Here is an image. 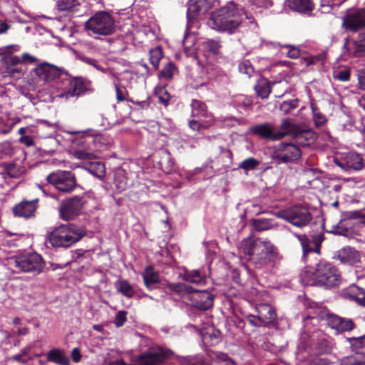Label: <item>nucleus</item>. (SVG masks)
I'll return each instance as SVG.
<instances>
[{"mask_svg":"<svg viewBox=\"0 0 365 365\" xmlns=\"http://www.w3.org/2000/svg\"><path fill=\"white\" fill-rule=\"evenodd\" d=\"M207 272L202 269L188 271L184 269V301L200 310H207L213 305L214 296L206 290H199L194 285H205Z\"/></svg>","mask_w":365,"mask_h":365,"instance_id":"obj_1","label":"nucleus"},{"mask_svg":"<svg viewBox=\"0 0 365 365\" xmlns=\"http://www.w3.org/2000/svg\"><path fill=\"white\" fill-rule=\"evenodd\" d=\"M301 281L304 285L322 286L331 288L338 286L341 281V274L338 269L327 261H319L314 269H306L300 274Z\"/></svg>","mask_w":365,"mask_h":365,"instance_id":"obj_2","label":"nucleus"},{"mask_svg":"<svg viewBox=\"0 0 365 365\" xmlns=\"http://www.w3.org/2000/svg\"><path fill=\"white\" fill-rule=\"evenodd\" d=\"M239 250L257 268L268 264L277 254L276 248L269 241L255 239L252 237L243 240L240 242Z\"/></svg>","mask_w":365,"mask_h":365,"instance_id":"obj_3","label":"nucleus"},{"mask_svg":"<svg viewBox=\"0 0 365 365\" xmlns=\"http://www.w3.org/2000/svg\"><path fill=\"white\" fill-rule=\"evenodd\" d=\"M241 22V11L235 3L229 2L210 14L207 25L217 31L233 33Z\"/></svg>","mask_w":365,"mask_h":365,"instance_id":"obj_4","label":"nucleus"},{"mask_svg":"<svg viewBox=\"0 0 365 365\" xmlns=\"http://www.w3.org/2000/svg\"><path fill=\"white\" fill-rule=\"evenodd\" d=\"M87 234L86 228L74 223L62 224L49 234V242L53 247H69Z\"/></svg>","mask_w":365,"mask_h":365,"instance_id":"obj_5","label":"nucleus"},{"mask_svg":"<svg viewBox=\"0 0 365 365\" xmlns=\"http://www.w3.org/2000/svg\"><path fill=\"white\" fill-rule=\"evenodd\" d=\"M115 20L113 17L106 11L96 12L85 23V29L93 34L108 36L115 31Z\"/></svg>","mask_w":365,"mask_h":365,"instance_id":"obj_6","label":"nucleus"},{"mask_svg":"<svg viewBox=\"0 0 365 365\" xmlns=\"http://www.w3.org/2000/svg\"><path fill=\"white\" fill-rule=\"evenodd\" d=\"M275 216L282 219L293 226L302 228L307 226L312 220L309 209L303 205H296L275 212Z\"/></svg>","mask_w":365,"mask_h":365,"instance_id":"obj_7","label":"nucleus"},{"mask_svg":"<svg viewBox=\"0 0 365 365\" xmlns=\"http://www.w3.org/2000/svg\"><path fill=\"white\" fill-rule=\"evenodd\" d=\"M281 129L284 130L287 135H291L294 143L299 146H307L313 143L316 134L309 129L302 128L299 124L295 123L291 119H284L281 123Z\"/></svg>","mask_w":365,"mask_h":365,"instance_id":"obj_8","label":"nucleus"},{"mask_svg":"<svg viewBox=\"0 0 365 365\" xmlns=\"http://www.w3.org/2000/svg\"><path fill=\"white\" fill-rule=\"evenodd\" d=\"M86 203V197L82 195H74L63 200L59 205V217L65 221H70L79 216Z\"/></svg>","mask_w":365,"mask_h":365,"instance_id":"obj_9","label":"nucleus"},{"mask_svg":"<svg viewBox=\"0 0 365 365\" xmlns=\"http://www.w3.org/2000/svg\"><path fill=\"white\" fill-rule=\"evenodd\" d=\"M46 180L59 192L64 193L72 192L78 186L76 175L71 171L52 172L47 175Z\"/></svg>","mask_w":365,"mask_h":365,"instance_id":"obj_10","label":"nucleus"},{"mask_svg":"<svg viewBox=\"0 0 365 365\" xmlns=\"http://www.w3.org/2000/svg\"><path fill=\"white\" fill-rule=\"evenodd\" d=\"M12 260L14 267L19 272L39 274L45 267L43 257L36 252L16 256Z\"/></svg>","mask_w":365,"mask_h":365,"instance_id":"obj_11","label":"nucleus"},{"mask_svg":"<svg viewBox=\"0 0 365 365\" xmlns=\"http://www.w3.org/2000/svg\"><path fill=\"white\" fill-rule=\"evenodd\" d=\"M63 81L68 83V87L66 91L61 94V96L67 99L84 94L91 86V81L82 77H71L67 71Z\"/></svg>","mask_w":365,"mask_h":365,"instance_id":"obj_12","label":"nucleus"},{"mask_svg":"<svg viewBox=\"0 0 365 365\" xmlns=\"http://www.w3.org/2000/svg\"><path fill=\"white\" fill-rule=\"evenodd\" d=\"M301 155V150L295 143H282L275 147L272 157L279 163H286L297 160Z\"/></svg>","mask_w":365,"mask_h":365,"instance_id":"obj_13","label":"nucleus"},{"mask_svg":"<svg viewBox=\"0 0 365 365\" xmlns=\"http://www.w3.org/2000/svg\"><path fill=\"white\" fill-rule=\"evenodd\" d=\"M89 134L82 135L73 141V155L80 160H94L98 158L93 152Z\"/></svg>","mask_w":365,"mask_h":365,"instance_id":"obj_14","label":"nucleus"},{"mask_svg":"<svg viewBox=\"0 0 365 365\" xmlns=\"http://www.w3.org/2000/svg\"><path fill=\"white\" fill-rule=\"evenodd\" d=\"M216 0H188L187 19V29H191L194 20L211 9Z\"/></svg>","mask_w":365,"mask_h":365,"instance_id":"obj_15","label":"nucleus"},{"mask_svg":"<svg viewBox=\"0 0 365 365\" xmlns=\"http://www.w3.org/2000/svg\"><path fill=\"white\" fill-rule=\"evenodd\" d=\"M36 75L44 81H51L60 78L63 81L66 71L53 64L43 62L34 69Z\"/></svg>","mask_w":365,"mask_h":365,"instance_id":"obj_16","label":"nucleus"},{"mask_svg":"<svg viewBox=\"0 0 365 365\" xmlns=\"http://www.w3.org/2000/svg\"><path fill=\"white\" fill-rule=\"evenodd\" d=\"M334 258L343 264H349L359 267V263L365 262V255H361L354 248L345 247L338 250Z\"/></svg>","mask_w":365,"mask_h":365,"instance_id":"obj_17","label":"nucleus"},{"mask_svg":"<svg viewBox=\"0 0 365 365\" xmlns=\"http://www.w3.org/2000/svg\"><path fill=\"white\" fill-rule=\"evenodd\" d=\"M167 359L165 351L160 349L152 348L137 357L138 365H163Z\"/></svg>","mask_w":365,"mask_h":365,"instance_id":"obj_18","label":"nucleus"},{"mask_svg":"<svg viewBox=\"0 0 365 365\" xmlns=\"http://www.w3.org/2000/svg\"><path fill=\"white\" fill-rule=\"evenodd\" d=\"M251 131L255 135L271 140H278L286 136V133H284V130L281 129V126L279 130L276 131L274 126L269 123L253 125L251 128Z\"/></svg>","mask_w":365,"mask_h":365,"instance_id":"obj_19","label":"nucleus"},{"mask_svg":"<svg viewBox=\"0 0 365 365\" xmlns=\"http://www.w3.org/2000/svg\"><path fill=\"white\" fill-rule=\"evenodd\" d=\"M38 199L32 200H24L12 207V212L15 217L29 219L35 216L38 207Z\"/></svg>","mask_w":365,"mask_h":365,"instance_id":"obj_20","label":"nucleus"},{"mask_svg":"<svg viewBox=\"0 0 365 365\" xmlns=\"http://www.w3.org/2000/svg\"><path fill=\"white\" fill-rule=\"evenodd\" d=\"M343 26L352 31L365 28V8L348 14L343 20Z\"/></svg>","mask_w":365,"mask_h":365,"instance_id":"obj_21","label":"nucleus"},{"mask_svg":"<svg viewBox=\"0 0 365 365\" xmlns=\"http://www.w3.org/2000/svg\"><path fill=\"white\" fill-rule=\"evenodd\" d=\"M334 162L337 166L346 170H359L364 166L362 157L356 153H348L341 160H335Z\"/></svg>","mask_w":365,"mask_h":365,"instance_id":"obj_22","label":"nucleus"},{"mask_svg":"<svg viewBox=\"0 0 365 365\" xmlns=\"http://www.w3.org/2000/svg\"><path fill=\"white\" fill-rule=\"evenodd\" d=\"M327 320L331 329L341 332L351 331L354 327L352 320L341 318L335 314H328Z\"/></svg>","mask_w":365,"mask_h":365,"instance_id":"obj_23","label":"nucleus"},{"mask_svg":"<svg viewBox=\"0 0 365 365\" xmlns=\"http://www.w3.org/2000/svg\"><path fill=\"white\" fill-rule=\"evenodd\" d=\"M256 312L257 317L263 325L272 323L277 317L275 310L269 304H259L256 307Z\"/></svg>","mask_w":365,"mask_h":365,"instance_id":"obj_24","label":"nucleus"},{"mask_svg":"<svg viewBox=\"0 0 365 365\" xmlns=\"http://www.w3.org/2000/svg\"><path fill=\"white\" fill-rule=\"evenodd\" d=\"M81 4V0H57L56 7L60 12L73 14L79 11Z\"/></svg>","mask_w":365,"mask_h":365,"instance_id":"obj_25","label":"nucleus"},{"mask_svg":"<svg viewBox=\"0 0 365 365\" xmlns=\"http://www.w3.org/2000/svg\"><path fill=\"white\" fill-rule=\"evenodd\" d=\"M155 158H158V163L160 168L165 173H169L173 165L170 153L165 149H161L158 151Z\"/></svg>","mask_w":365,"mask_h":365,"instance_id":"obj_26","label":"nucleus"},{"mask_svg":"<svg viewBox=\"0 0 365 365\" xmlns=\"http://www.w3.org/2000/svg\"><path fill=\"white\" fill-rule=\"evenodd\" d=\"M47 360L58 365H70L68 358L65 355L63 350L54 348L47 354Z\"/></svg>","mask_w":365,"mask_h":365,"instance_id":"obj_27","label":"nucleus"},{"mask_svg":"<svg viewBox=\"0 0 365 365\" xmlns=\"http://www.w3.org/2000/svg\"><path fill=\"white\" fill-rule=\"evenodd\" d=\"M289 7L300 13L311 12L314 6L312 0H287Z\"/></svg>","mask_w":365,"mask_h":365,"instance_id":"obj_28","label":"nucleus"},{"mask_svg":"<svg viewBox=\"0 0 365 365\" xmlns=\"http://www.w3.org/2000/svg\"><path fill=\"white\" fill-rule=\"evenodd\" d=\"M143 282L145 287L151 289L154 284L159 282V275L157 272L154 270L152 265L147 266L142 274Z\"/></svg>","mask_w":365,"mask_h":365,"instance_id":"obj_29","label":"nucleus"},{"mask_svg":"<svg viewBox=\"0 0 365 365\" xmlns=\"http://www.w3.org/2000/svg\"><path fill=\"white\" fill-rule=\"evenodd\" d=\"M344 294L358 304L365 307V290L363 288L352 284Z\"/></svg>","mask_w":365,"mask_h":365,"instance_id":"obj_30","label":"nucleus"},{"mask_svg":"<svg viewBox=\"0 0 365 365\" xmlns=\"http://www.w3.org/2000/svg\"><path fill=\"white\" fill-rule=\"evenodd\" d=\"M252 225L257 231L271 230L277 227V224L272 219L259 218L253 220Z\"/></svg>","mask_w":365,"mask_h":365,"instance_id":"obj_31","label":"nucleus"},{"mask_svg":"<svg viewBox=\"0 0 365 365\" xmlns=\"http://www.w3.org/2000/svg\"><path fill=\"white\" fill-rule=\"evenodd\" d=\"M163 53L160 47L157 46L149 51V61L155 70L158 69L160 60L163 58Z\"/></svg>","mask_w":365,"mask_h":365,"instance_id":"obj_32","label":"nucleus"},{"mask_svg":"<svg viewBox=\"0 0 365 365\" xmlns=\"http://www.w3.org/2000/svg\"><path fill=\"white\" fill-rule=\"evenodd\" d=\"M178 72L176 66L171 61L168 62L160 71L158 74L159 78L170 80L174 74Z\"/></svg>","mask_w":365,"mask_h":365,"instance_id":"obj_33","label":"nucleus"},{"mask_svg":"<svg viewBox=\"0 0 365 365\" xmlns=\"http://www.w3.org/2000/svg\"><path fill=\"white\" fill-rule=\"evenodd\" d=\"M255 91L262 98H266L271 93V86L269 82L266 79H262L256 84Z\"/></svg>","mask_w":365,"mask_h":365,"instance_id":"obj_34","label":"nucleus"},{"mask_svg":"<svg viewBox=\"0 0 365 365\" xmlns=\"http://www.w3.org/2000/svg\"><path fill=\"white\" fill-rule=\"evenodd\" d=\"M118 291L128 298H132L135 294L132 285L125 279L118 281Z\"/></svg>","mask_w":365,"mask_h":365,"instance_id":"obj_35","label":"nucleus"},{"mask_svg":"<svg viewBox=\"0 0 365 365\" xmlns=\"http://www.w3.org/2000/svg\"><path fill=\"white\" fill-rule=\"evenodd\" d=\"M351 49L356 56H365V36L360 35L359 39L352 43Z\"/></svg>","mask_w":365,"mask_h":365,"instance_id":"obj_36","label":"nucleus"},{"mask_svg":"<svg viewBox=\"0 0 365 365\" xmlns=\"http://www.w3.org/2000/svg\"><path fill=\"white\" fill-rule=\"evenodd\" d=\"M203 49L210 55H218L221 48L219 41L215 40H208L202 44Z\"/></svg>","mask_w":365,"mask_h":365,"instance_id":"obj_37","label":"nucleus"},{"mask_svg":"<svg viewBox=\"0 0 365 365\" xmlns=\"http://www.w3.org/2000/svg\"><path fill=\"white\" fill-rule=\"evenodd\" d=\"M192 115L193 116H206L207 106L204 103L197 100H193L191 103Z\"/></svg>","mask_w":365,"mask_h":365,"instance_id":"obj_38","label":"nucleus"},{"mask_svg":"<svg viewBox=\"0 0 365 365\" xmlns=\"http://www.w3.org/2000/svg\"><path fill=\"white\" fill-rule=\"evenodd\" d=\"M3 167L6 173L12 178H17L21 175V168L15 163H5Z\"/></svg>","mask_w":365,"mask_h":365,"instance_id":"obj_39","label":"nucleus"},{"mask_svg":"<svg viewBox=\"0 0 365 365\" xmlns=\"http://www.w3.org/2000/svg\"><path fill=\"white\" fill-rule=\"evenodd\" d=\"M333 78L342 82L349 81L350 78L349 68L346 67L334 68L333 71Z\"/></svg>","mask_w":365,"mask_h":365,"instance_id":"obj_40","label":"nucleus"},{"mask_svg":"<svg viewBox=\"0 0 365 365\" xmlns=\"http://www.w3.org/2000/svg\"><path fill=\"white\" fill-rule=\"evenodd\" d=\"M91 138V143L93 148V152L96 150H101L103 146L106 145V139L101 134H89Z\"/></svg>","mask_w":365,"mask_h":365,"instance_id":"obj_41","label":"nucleus"},{"mask_svg":"<svg viewBox=\"0 0 365 365\" xmlns=\"http://www.w3.org/2000/svg\"><path fill=\"white\" fill-rule=\"evenodd\" d=\"M341 365H365V356L346 357L341 361Z\"/></svg>","mask_w":365,"mask_h":365,"instance_id":"obj_42","label":"nucleus"},{"mask_svg":"<svg viewBox=\"0 0 365 365\" xmlns=\"http://www.w3.org/2000/svg\"><path fill=\"white\" fill-rule=\"evenodd\" d=\"M259 164V161L254 158H249L243 160L239 165V168L245 170H251L255 169Z\"/></svg>","mask_w":365,"mask_h":365,"instance_id":"obj_43","label":"nucleus"},{"mask_svg":"<svg viewBox=\"0 0 365 365\" xmlns=\"http://www.w3.org/2000/svg\"><path fill=\"white\" fill-rule=\"evenodd\" d=\"M115 90L116 93V100L118 103L122 102L123 101H127V99H128L126 97L128 95V92L125 86L120 84H115Z\"/></svg>","mask_w":365,"mask_h":365,"instance_id":"obj_44","label":"nucleus"},{"mask_svg":"<svg viewBox=\"0 0 365 365\" xmlns=\"http://www.w3.org/2000/svg\"><path fill=\"white\" fill-rule=\"evenodd\" d=\"M213 354L219 363H227V365H235L234 361L225 353L216 351Z\"/></svg>","mask_w":365,"mask_h":365,"instance_id":"obj_45","label":"nucleus"},{"mask_svg":"<svg viewBox=\"0 0 365 365\" xmlns=\"http://www.w3.org/2000/svg\"><path fill=\"white\" fill-rule=\"evenodd\" d=\"M294 236L298 239V240L299 241L302 247V250H303V252L304 254H307L308 252H311L312 251V248L309 247V240L308 239V237L305 235H298V234H294Z\"/></svg>","mask_w":365,"mask_h":365,"instance_id":"obj_46","label":"nucleus"},{"mask_svg":"<svg viewBox=\"0 0 365 365\" xmlns=\"http://www.w3.org/2000/svg\"><path fill=\"white\" fill-rule=\"evenodd\" d=\"M4 63L5 67H14L21 63L22 61L19 56H9L4 58Z\"/></svg>","mask_w":365,"mask_h":365,"instance_id":"obj_47","label":"nucleus"},{"mask_svg":"<svg viewBox=\"0 0 365 365\" xmlns=\"http://www.w3.org/2000/svg\"><path fill=\"white\" fill-rule=\"evenodd\" d=\"M190 29H187V28L185 34L184 35V52L187 53V56H189V53H187L186 48L193 46L194 41H195V37L190 34Z\"/></svg>","mask_w":365,"mask_h":365,"instance_id":"obj_48","label":"nucleus"},{"mask_svg":"<svg viewBox=\"0 0 365 365\" xmlns=\"http://www.w3.org/2000/svg\"><path fill=\"white\" fill-rule=\"evenodd\" d=\"M127 314L128 312L126 311L122 310L119 311L115 318L114 324L116 327H120L123 326V324L127 321Z\"/></svg>","mask_w":365,"mask_h":365,"instance_id":"obj_49","label":"nucleus"},{"mask_svg":"<svg viewBox=\"0 0 365 365\" xmlns=\"http://www.w3.org/2000/svg\"><path fill=\"white\" fill-rule=\"evenodd\" d=\"M297 102L294 100L284 101L281 103L279 109L284 113H288L292 109L297 108Z\"/></svg>","mask_w":365,"mask_h":365,"instance_id":"obj_50","label":"nucleus"},{"mask_svg":"<svg viewBox=\"0 0 365 365\" xmlns=\"http://www.w3.org/2000/svg\"><path fill=\"white\" fill-rule=\"evenodd\" d=\"M279 45L282 47L288 48L287 55L289 58L295 59V58H297L300 56V50L298 48H297L292 45H289V44H286V45L279 44Z\"/></svg>","mask_w":365,"mask_h":365,"instance_id":"obj_51","label":"nucleus"},{"mask_svg":"<svg viewBox=\"0 0 365 365\" xmlns=\"http://www.w3.org/2000/svg\"><path fill=\"white\" fill-rule=\"evenodd\" d=\"M313 110V120L316 126L319 127L326 122V118L317 109L312 108Z\"/></svg>","mask_w":365,"mask_h":365,"instance_id":"obj_52","label":"nucleus"},{"mask_svg":"<svg viewBox=\"0 0 365 365\" xmlns=\"http://www.w3.org/2000/svg\"><path fill=\"white\" fill-rule=\"evenodd\" d=\"M239 70L241 73L251 76L254 73V68L248 61H244L239 65Z\"/></svg>","mask_w":365,"mask_h":365,"instance_id":"obj_53","label":"nucleus"},{"mask_svg":"<svg viewBox=\"0 0 365 365\" xmlns=\"http://www.w3.org/2000/svg\"><path fill=\"white\" fill-rule=\"evenodd\" d=\"M167 289L170 292V294H178L181 297L182 284L181 283H170L168 284Z\"/></svg>","mask_w":365,"mask_h":365,"instance_id":"obj_54","label":"nucleus"},{"mask_svg":"<svg viewBox=\"0 0 365 365\" xmlns=\"http://www.w3.org/2000/svg\"><path fill=\"white\" fill-rule=\"evenodd\" d=\"M19 142L27 147L31 146L34 144V140L31 136L23 135L19 138Z\"/></svg>","mask_w":365,"mask_h":365,"instance_id":"obj_55","label":"nucleus"},{"mask_svg":"<svg viewBox=\"0 0 365 365\" xmlns=\"http://www.w3.org/2000/svg\"><path fill=\"white\" fill-rule=\"evenodd\" d=\"M5 73L9 76H13L15 73H21L22 69L21 68L14 66V67H5Z\"/></svg>","mask_w":365,"mask_h":365,"instance_id":"obj_56","label":"nucleus"},{"mask_svg":"<svg viewBox=\"0 0 365 365\" xmlns=\"http://www.w3.org/2000/svg\"><path fill=\"white\" fill-rule=\"evenodd\" d=\"M71 358L75 363H78L81 360L82 355L78 348H74L72 350Z\"/></svg>","mask_w":365,"mask_h":365,"instance_id":"obj_57","label":"nucleus"},{"mask_svg":"<svg viewBox=\"0 0 365 365\" xmlns=\"http://www.w3.org/2000/svg\"><path fill=\"white\" fill-rule=\"evenodd\" d=\"M247 319L250 323L254 327H261L263 325L261 321L259 320L258 317H257V315H249Z\"/></svg>","mask_w":365,"mask_h":365,"instance_id":"obj_58","label":"nucleus"},{"mask_svg":"<svg viewBox=\"0 0 365 365\" xmlns=\"http://www.w3.org/2000/svg\"><path fill=\"white\" fill-rule=\"evenodd\" d=\"M21 59L22 61V63L27 61V62H29L30 63H33L37 61V58L35 56H31L28 53H23Z\"/></svg>","mask_w":365,"mask_h":365,"instance_id":"obj_59","label":"nucleus"},{"mask_svg":"<svg viewBox=\"0 0 365 365\" xmlns=\"http://www.w3.org/2000/svg\"><path fill=\"white\" fill-rule=\"evenodd\" d=\"M329 362L327 359L318 358L313 359L309 365H329Z\"/></svg>","mask_w":365,"mask_h":365,"instance_id":"obj_60","label":"nucleus"},{"mask_svg":"<svg viewBox=\"0 0 365 365\" xmlns=\"http://www.w3.org/2000/svg\"><path fill=\"white\" fill-rule=\"evenodd\" d=\"M4 151L6 154H9L11 151V143L8 141L0 143V152Z\"/></svg>","mask_w":365,"mask_h":365,"instance_id":"obj_61","label":"nucleus"},{"mask_svg":"<svg viewBox=\"0 0 365 365\" xmlns=\"http://www.w3.org/2000/svg\"><path fill=\"white\" fill-rule=\"evenodd\" d=\"M127 101H129L133 104L138 105V106H140V107L141 108H145L149 106V103L147 101H134L132 98H129V99H127Z\"/></svg>","mask_w":365,"mask_h":365,"instance_id":"obj_62","label":"nucleus"},{"mask_svg":"<svg viewBox=\"0 0 365 365\" xmlns=\"http://www.w3.org/2000/svg\"><path fill=\"white\" fill-rule=\"evenodd\" d=\"M359 83L361 88L365 90V67L361 71V74L359 76Z\"/></svg>","mask_w":365,"mask_h":365,"instance_id":"obj_63","label":"nucleus"},{"mask_svg":"<svg viewBox=\"0 0 365 365\" xmlns=\"http://www.w3.org/2000/svg\"><path fill=\"white\" fill-rule=\"evenodd\" d=\"M312 240L315 247H320L322 241L324 240V236L322 234H319L317 235H315L313 237Z\"/></svg>","mask_w":365,"mask_h":365,"instance_id":"obj_64","label":"nucleus"}]
</instances>
